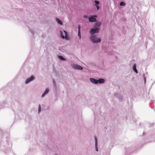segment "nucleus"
<instances>
[{"mask_svg":"<svg viewBox=\"0 0 155 155\" xmlns=\"http://www.w3.org/2000/svg\"><path fill=\"white\" fill-rule=\"evenodd\" d=\"M84 18H85V17H86V16H84Z\"/></svg>","mask_w":155,"mask_h":155,"instance_id":"nucleus-20","label":"nucleus"},{"mask_svg":"<svg viewBox=\"0 0 155 155\" xmlns=\"http://www.w3.org/2000/svg\"><path fill=\"white\" fill-rule=\"evenodd\" d=\"M91 41L94 43H98L101 42V39L99 38H97L95 35H92L90 37Z\"/></svg>","mask_w":155,"mask_h":155,"instance_id":"nucleus-1","label":"nucleus"},{"mask_svg":"<svg viewBox=\"0 0 155 155\" xmlns=\"http://www.w3.org/2000/svg\"><path fill=\"white\" fill-rule=\"evenodd\" d=\"M125 5V3L124 2H121L120 4V6H124V5Z\"/></svg>","mask_w":155,"mask_h":155,"instance_id":"nucleus-17","label":"nucleus"},{"mask_svg":"<svg viewBox=\"0 0 155 155\" xmlns=\"http://www.w3.org/2000/svg\"><path fill=\"white\" fill-rule=\"evenodd\" d=\"M34 79V77L33 76H31L30 78L27 79L25 82V83L27 84Z\"/></svg>","mask_w":155,"mask_h":155,"instance_id":"nucleus-5","label":"nucleus"},{"mask_svg":"<svg viewBox=\"0 0 155 155\" xmlns=\"http://www.w3.org/2000/svg\"><path fill=\"white\" fill-rule=\"evenodd\" d=\"M56 21L60 25L62 24V22L61 21L59 18H56Z\"/></svg>","mask_w":155,"mask_h":155,"instance_id":"nucleus-12","label":"nucleus"},{"mask_svg":"<svg viewBox=\"0 0 155 155\" xmlns=\"http://www.w3.org/2000/svg\"><path fill=\"white\" fill-rule=\"evenodd\" d=\"M96 7L97 10L99 8V7L97 5H96Z\"/></svg>","mask_w":155,"mask_h":155,"instance_id":"nucleus-19","label":"nucleus"},{"mask_svg":"<svg viewBox=\"0 0 155 155\" xmlns=\"http://www.w3.org/2000/svg\"><path fill=\"white\" fill-rule=\"evenodd\" d=\"M95 4L96 5H98L99 4V2L97 1H95Z\"/></svg>","mask_w":155,"mask_h":155,"instance_id":"nucleus-18","label":"nucleus"},{"mask_svg":"<svg viewBox=\"0 0 155 155\" xmlns=\"http://www.w3.org/2000/svg\"><path fill=\"white\" fill-rule=\"evenodd\" d=\"M73 67L74 68L76 69H79L81 70H82L83 69V68L81 66L76 64H73Z\"/></svg>","mask_w":155,"mask_h":155,"instance_id":"nucleus-4","label":"nucleus"},{"mask_svg":"<svg viewBox=\"0 0 155 155\" xmlns=\"http://www.w3.org/2000/svg\"><path fill=\"white\" fill-rule=\"evenodd\" d=\"M61 37L62 38H65L66 40L69 39V37L67 32L65 30L63 31H60Z\"/></svg>","mask_w":155,"mask_h":155,"instance_id":"nucleus-2","label":"nucleus"},{"mask_svg":"<svg viewBox=\"0 0 155 155\" xmlns=\"http://www.w3.org/2000/svg\"><path fill=\"white\" fill-rule=\"evenodd\" d=\"M58 58L61 60H64V58L61 56H58Z\"/></svg>","mask_w":155,"mask_h":155,"instance_id":"nucleus-14","label":"nucleus"},{"mask_svg":"<svg viewBox=\"0 0 155 155\" xmlns=\"http://www.w3.org/2000/svg\"><path fill=\"white\" fill-rule=\"evenodd\" d=\"M94 17H96V16H94Z\"/></svg>","mask_w":155,"mask_h":155,"instance_id":"nucleus-21","label":"nucleus"},{"mask_svg":"<svg viewBox=\"0 0 155 155\" xmlns=\"http://www.w3.org/2000/svg\"><path fill=\"white\" fill-rule=\"evenodd\" d=\"M89 21L91 22H94L97 21L96 19L95 18L92 17H90L89 18Z\"/></svg>","mask_w":155,"mask_h":155,"instance_id":"nucleus-7","label":"nucleus"},{"mask_svg":"<svg viewBox=\"0 0 155 155\" xmlns=\"http://www.w3.org/2000/svg\"><path fill=\"white\" fill-rule=\"evenodd\" d=\"M133 70L136 73H138L137 70L136 69V64H134V66H133Z\"/></svg>","mask_w":155,"mask_h":155,"instance_id":"nucleus-9","label":"nucleus"},{"mask_svg":"<svg viewBox=\"0 0 155 155\" xmlns=\"http://www.w3.org/2000/svg\"><path fill=\"white\" fill-rule=\"evenodd\" d=\"M101 24L100 23H97L95 25L96 27H99L101 26Z\"/></svg>","mask_w":155,"mask_h":155,"instance_id":"nucleus-15","label":"nucleus"},{"mask_svg":"<svg viewBox=\"0 0 155 155\" xmlns=\"http://www.w3.org/2000/svg\"><path fill=\"white\" fill-rule=\"evenodd\" d=\"M98 81L99 83H103L104 82L105 80L103 79H100Z\"/></svg>","mask_w":155,"mask_h":155,"instance_id":"nucleus-10","label":"nucleus"},{"mask_svg":"<svg viewBox=\"0 0 155 155\" xmlns=\"http://www.w3.org/2000/svg\"><path fill=\"white\" fill-rule=\"evenodd\" d=\"M41 110V106L40 104L38 106V112L39 113Z\"/></svg>","mask_w":155,"mask_h":155,"instance_id":"nucleus-16","label":"nucleus"},{"mask_svg":"<svg viewBox=\"0 0 155 155\" xmlns=\"http://www.w3.org/2000/svg\"><path fill=\"white\" fill-rule=\"evenodd\" d=\"M100 28H95V29H91L90 33L91 35H93L94 33H97L99 32Z\"/></svg>","mask_w":155,"mask_h":155,"instance_id":"nucleus-3","label":"nucleus"},{"mask_svg":"<svg viewBox=\"0 0 155 155\" xmlns=\"http://www.w3.org/2000/svg\"><path fill=\"white\" fill-rule=\"evenodd\" d=\"M78 36L79 37L80 39H81V33H80V25L78 26Z\"/></svg>","mask_w":155,"mask_h":155,"instance_id":"nucleus-8","label":"nucleus"},{"mask_svg":"<svg viewBox=\"0 0 155 155\" xmlns=\"http://www.w3.org/2000/svg\"><path fill=\"white\" fill-rule=\"evenodd\" d=\"M90 80L91 82L93 83L97 84L98 83V81L94 78H90Z\"/></svg>","mask_w":155,"mask_h":155,"instance_id":"nucleus-6","label":"nucleus"},{"mask_svg":"<svg viewBox=\"0 0 155 155\" xmlns=\"http://www.w3.org/2000/svg\"><path fill=\"white\" fill-rule=\"evenodd\" d=\"M95 147L96 148V150L97 151H98V149L97 148V139L96 137H95Z\"/></svg>","mask_w":155,"mask_h":155,"instance_id":"nucleus-13","label":"nucleus"},{"mask_svg":"<svg viewBox=\"0 0 155 155\" xmlns=\"http://www.w3.org/2000/svg\"><path fill=\"white\" fill-rule=\"evenodd\" d=\"M49 91L48 89H46L44 92V93L42 95V97H43Z\"/></svg>","mask_w":155,"mask_h":155,"instance_id":"nucleus-11","label":"nucleus"}]
</instances>
